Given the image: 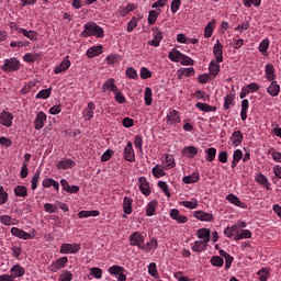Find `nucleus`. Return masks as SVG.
Masks as SVG:
<instances>
[{
    "label": "nucleus",
    "instance_id": "obj_1",
    "mask_svg": "<svg viewBox=\"0 0 281 281\" xmlns=\"http://www.w3.org/2000/svg\"><path fill=\"white\" fill-rule=\"evenodd\" d=\"M81 38H89V36H95V38H104V29L98 25L95 22H87L83 25V31L80 33Z\"/></svg>",
    "mask_w": 281,
    "mask_h": 281
},
{
    "label": "nucleus",
    "instance_id": "obj_2",
    "mask_svg": "<svg viewBox=\"0 0 281 281\" xmlns=\"http://www.w3.org/2000/svg\"><path fill=\"white\" fill-rule=\"evenodd\" d=\"M4 74H12L21 69V61L16 57L4 59V64L0 67Z\"/></svg>",
    "mask_w": 281,
    "mask_h": 281
},
{
    "label": "nucleus",
    "instance_id": "obj_3",
    "mask_svg": "<svg viewBox=\"0 0 281 281\" xmlns=\"http://www.w3.org/2000/svg\"><path fill=\"white\" fill-rule=\"evenodd\" d=\"M131 247H137V249H144V244L146 243V237L139 232H134L128 237Z\"/></svg>",
    "mask_w": 281,
    "mask_h": 281
},
{
    "label": "nucleus",
    "instance_id": "obj_4",
    "mask_svg": "<svg viewBox=\"0 0 281 281\" xmlns=\"http://www.w3.org/2000/svg\"><path fill=\"white\" fill-rule=\"evenodd\" d=\"M68 262H69V258L60 257L59 259H57L55 262H53L48 267V271H52V273H56V272L60 271V269H65V267H67Z\"/></svg>",
    "mask_w": 281,
    "mask_h": 281
},
{
    "label": "nucleus",
    "instance_id": "obj_5",
    "mask_svg": "<svg viewBox=\"0 0 281 281\" xmlns=\"http://www.w3.org/2000/svg\"><path fill=\"white\" fill-rule=\"evenodd\" d=\"M81 249L82 247L80 246V244H63L60 246V254H78Z\"/></svg>",
    "mask_w": 281,
    "mask_h": 281
},
{
    "label": "nucleus",
    "instance_id": "obj_6",
    "mask_svg": "<svg viewBox=\"0 0 281 281\" xmlns=\"http://www.w3.org/2000/svg\"><path fill=\"white\" fill-rule=\"evenodd\" d=\"M123 159L125 161H130V164H134L135 161V149H133V143L127 142V145L125 146L123 150Z\"/></svg>",
    "mask_w": 281,
    "mask_h": 281
},
{
    "label": "nucleus",
    "instance_id": "obj_7",
    "mask_svg": "<svg viewBox=\"0 0 281 281\" xmlns=\"http://www.w3.org/2000/svg\"><path fill=\"white\" fill-rule=\"evenodd\" d=\"M14 114H12L11 112L4 110L0 113V124H2V126L10 128V126H12Z\"/></svg>",
    "mask_w": 281,
    "mask_h": 281
},
{
    "label": "nucleus",
    "instance_id": "obj_8",
    "mask_svg": "<svg viewBox=\"0 0 281 281\" xmlns=\"http://www.w3.org/2000/svg\"><path fill=\"white\" fill-rule=\"evenodd\" d=\"M46 122H47V114H45V112L43 111L38 112L34 120L35 131H41V128L45 126Z\"/></svg>",
    "mask_w": 281,
    "mask_h": 281
},
{
    "label": "nucleus",
    "instance_id": "obj_9",
    "mask_svg": "<svg viewBox=\"0 0 281 281\" xmlns=\"http://www.w3.org/2000/svg\"><path fill=\"white\" fill-rule=\"evenodd\" d=\"M138 188L144 196H150V183L146 177H140L138 179Z\"/></svg>",
    "mask_w": 281,
    "mask_h": 281
},
{
    "label": "nucleus",
    "instance_id": "obj_10",
    "mask_svg": "<svg viewBox=\"0 0 281 281\" xmlns=\"http://www.w3.org/2000/svg\"><path fill=\"white\" fill-rule=\"evenodd\" d=\"M226 201L232 203V205H236V207H240L241 210H247V204L240 200L236 194L231 193L226 195Z\"/></svg>",
    "mask_w": 281,
    "mask_h": 281
},
{
    "label": "nucleus",
    "instance_id": "obj_11",
    "mask_svg": "<svg viewBox=\"0 0 281 281\" xmlns=\"http://www.w3.org/2000/svg\"><path fill=\"white\" fill-rule=\"evenodd\" d=\"M95 111V103L89 102L87 108L82 111V117L86 120V122H90V120H93Z\"/></svg>",
    "mask_w": 281,
    "mask_h": 281
},
{
    "label": "nucleus",
    "instance_id": "obj_12",
    "mask_svg": "<svg viewBox=\"0 0 281 281\" xmlns=\"http://www.w3.org/2000/svg\"><path fill=\"white\" fill-rule=\"evenodd\" d=\"M12 236H15V238H20L21 240H30L32 238V235L19 227H12L11 228Z\"/></svg>",
    "mask_w": 281,
    "mask_h": 281
},
{
    "label": "nucleus",
    "instance_id": "obj_13",
    "mask_svg": "<svg viewBox=\"0 0 281 281\" xmlns=\"http://www.w3.org/2000/svg\"><path fill=\"white\" fill-rule=\"evenodd\" d=\"M193 216L194 218H198V221H202L205 223L214 221V215L212 213H205L203 211H194Z\"/></svg>",
    "mask_w": 281,
    "mask_h": 281
},
{
    "label": "nucleus",
    "instance_id": "obj_14",
    "mask_svg": "<svg viewBox=\"0 0 281 281\" xmlns=\"http://www.w3.org/2000/svg\"><path fill=\"white\" fill-rule=\"evenodd\" d=\"M167 124L172 125V124H181V116H179V111L177 110H171L167 114Z\"/></svg>",
    "mask_w": 281,
    "mask_h": 281
},
{
    "label": "nucleus",
    "instance_id": "obj_15",
    "mask_svg": "<svg viewBox=\"0 0 281 281\" xmlns=\"http://www.w3.org/2000/svg\"><path fill=\"white\" fill-rule=\"evenodd\" d=\"M102 89V93H106V91H112V93H114L115 91H117L120 88H117V86L115 85V79L114 78H110L108 79L101 87Z\"/></svg>",
    "mask_w": 281,
    "mask_h": 281
},
{
    "label": "nucleus",
    "instance_id": "obj_16",
    "mask_svg": "<svg viewBox=\"0 0 281 281\" xmlns=\"http://www.w3.org/2000/svg\"><path fill=\"white\" fill-rule=\"evenodd\" d=\"M213 56L217 63H223V44L221 41H216V44L213 46Z\"/></svg>",
    "mask_w": 281,
    "mask_h": 281
},
{
    "label": "nucleus",
    "instance_id": "obj_17",
    "mask_svg": "<svg viewBox=\"0 0 281 281\" xmlns=\"http://www.w3.org/2000/svg\"><path fill=\"white\" fill-rule=\"evenodd\" d=\"M76 166V161L64 158L57 164V170H71Z\"/></svg>",
    "mask_w": 281,
    "mask_h": 281
},
{
    "label": "nucleus",
    "instance_id": "obj_18",
    "mask_svg": "<svg viewBox=\"0 0 281 281\" xmlns=\"http://www.w3.org/2000/svg\"><path fill=\"white\" fill-rule=\"evenodd\" d=\"M245 137L243 136V132L240 131H235L231 138H229V142L232 143V145L237 148V146L241 145L243 144V139Z\"/></svg>",
    "mask_w": 281,
    "mask_h": 281
},
{
    "label": "nucleus",
    "instance_id": "obj_19",
    "mask_svg": "<svg viewBox=\"0 0 281 281\" xmlns=\"http://www.w3.org/2000/svg\"><path fill=\"white\" fill-rule=\"evenodd\" d=\"M169 216L170 218H172V221H177L179 224H183L188 221V216L181 215V213L177 209H172Z\"/></svg>",
    "mask_w": 281,
    "mask_h": 281
},
{
    "label": "nucleus",
    "instance_id": "obj_20",
    "mask_svg": "<svg viewBox=\"0 0 281 281\" xmlns=\"http://www.w3.org/2000/svg\"><path fill=\"white\" fill-rule=\"evenodd\" d=\"M104 49V46L98 45V46H92L88 48L86 52L87 58H95L97 56H100L102 54V50Z\"/></svg>",
    "mask_w": 281,
    "mask_h": 281
},
{
    "label": "nucleus",
    "instance_id": "obj_21",
    "mask_svg": "<svg viewBox=\"0 0 281 281\" xmlns=\"http://www.w3.org/2000/svg\"><path fill=\"white\" fill-rule=\"evenodd\" d=\"M71 67V61L69 60V56H67L57 67L54 69V74H63L67 71Z\"/></svg>",
    "mask_w": 281,
    "mask_h": 281
},
{
    "label": "nucleus",
    "instance_id": "obj_22",
    "mask_svg": "<svg viewBox=\"0 0 281 281\" xmlns=\"http://www.w3.org/2000/svg\"><path fill=\"white\" fill-rule=\"evenodd\" d=\"M11 277L13 278H23L25 276V268L21 267V265H14L10 269Z\"/></svg>",
    "mask_w": 281,
    "mask_h": 281
},
{
    "label": "nucleus",
    "instance_id": "obj_23",
    "mask_svg": "<svg viewBox=\"0 0 281 281\" xmlns=\"http://www.w3.org/2000/svg\"><path fill=\"white\" fill-rule=\"evenodd\" d=\"M220 61L212 60L209 65V71L211 76H213V78H216L218 76V74L221 72V64H218Z\"/></svg>",
    "mask_w": 281,
    "mask_h": 281
},
{
    "label": "nucleus",
    "instance_id": "obj_24",
    "mask_svg": "<svg viewBox=\"0 0 281 281\" xmlns=\"http://www.w3.org/2000/svg\"><path fill=\"white\" fill-rule=\"evenodd\" d=\"M267 92L269 95H272V98H277V95H280V85H278V81L273 80L267 88Z\"/></svg>",
    "mask_w": 281,
    "mask_h": 281
},
{
    "label": "nucleus",
    "instance_id": "obj_25",
    "mask_svg": "<svg viewBox=\"0 0 281 281\" xmlns=\"http://www.w3.org/2000/svg\"><path fill=\"white\" fill-rule=\"evenodd\" d=\"M182 181L187 184L199 183V181H201V176L199 175V171H194L189 176H184Z\"/></svg>",
    "mask_w": 281,
    "mask_h": 281
},
{
    "label": "nucleus",
    "instance_id": "obj_26",
    "mask_svg": "<svg viewBox=\"0 0 281 281\" xmlns=\"http://www.w3.org/2000/svg\"><path fill=\"white\" fill-rule=\"evenodd\" d=\"M158 206L159 202H157L156 200H151L150 202H148L145 210L146 216H155Z\"/></svg>",
    "mask_w": 281,
    "mask_h": 281
},
{
    "label": "nucleus",
    "instance_id": "obj_27",
    "mask_svg": "<svg viewBox=\"0 0 281 281\" xmlns=\"http://www.w3.org/2000/svg\"><path fill=\"white\" fill-rule=\"evenodd\" d=\"M123 212L124 214H133V198L125 196L123 199Z\"/></svg>",
    "mask_w": 281,
    "mask_h": 281
},
{
    "label": "nucleus",
    "instance_id": "obj_28",
    "mask_svg": "<svg viewBox=\"0 0 281 281\" xmlns=\"http://www.w3.org/2000/svg\"><path fill=\"white\" fill-rule=\"evenodd\" d=\"M191 249L195 254H201V251H205V249H207V243L203 240H195Z\"/></svg>",
    "mask_w": 281,
    "mask_h": 281
},
{
    "label": "nucleus",
    "instance_id": "obj_29",
    "mask_svg": "<svg viewBox=\"0 0 281 281\" xmlns=\"http://www.w3.org/2000/svg\"><path fill=\"white\" fill-rule=\"evenodd\" d=\"M159 247V241H157V238L153 237L149 241L144 244L143 251H146V254H150L153 249H157Z\"/></svg>",
    "mask_w": 281,
    "mask_h": 281
},
{
    "label": "nucleus",
    "instance_id": "obj_30",
    "mask_svg": "<svg viewBox=\"0 0 281 281\" xmlns=\"http://www.w3.org/2000/svg\"><path fill=\"white\" fill-rule=\"evenodd\" d=\"M19 34H22L30 41H38V33L36 31H27L25 29H18Z\"/></svg>",
    "mask_w": 281,
    "mask_h": 281
},
{
    "label": "nucleus",
    "instance_id": "obj_31",
    "mask_svg": "<svg viewBox=\"0 0 281 281\" xmlns=\"http://www.w3.org/2000/svg\"><path fill=\"white\" fill-rule=\"evenodd\" d=\"M199 153V149L194 146H187L182 149V155L189 157V159H194Z\"/></svg>",
    "mask_w": 281,
    "mask_h": 281
},
{
    "label": "nucleus",
    "instance_id": "obj_32",
    "mask_svg": "<svg viewBox=\"0 0 281 281\" xmlns=\"http://www.w3.org/2000/svg\"><path fill=\"white\" fill-rule=\"evenodd\" d=\"M161 41H164V34L161 31H156L154 32V38L149 41L148 44L151 45V47H159V45H161Z\"/></svg>",
    "mask_w": 281,
    "mask_h": 281
},
{
    "label": "nucleus",
    "instance_id": "obj_33",
    "mask_svg": "<svg viewBox=\"0 0 281 281\" xmlns=\"http://www.w3.org/2000/svg\"><path fill=\"white\" fill-rule=\"evenodd\" d=\"M196 236L200 238L203 243L209 244L210 243V229L209 228H199L196 231Z\"/></svg>",
    "mask_w": 281,
    "mask_h": 281
},
{
    "label": "nucleus",
    "instance_id": "obj_34",
    "mask_svg": "<svg viewBox=\"0 0 281 281\" xmlns=\"http://www.w3.org/2000/svg\"><path fill=\"white\" fill-rule=\"evenodd\" d=\"M43 188H54V190L58 191L60 190V184L58 183V181L52 179V178H46L43 180L42 182Z\"/></svg>",
    "mask_w": 281,
    "mask_h": 281
},
{
    "label": "nucleus",
    "instance_id": "obj_35",
    "mask_svg": "<svg viewBox=\"0 0 281 281\" xmlns=\"http://www.w3.org/2000/svg\"><path fill=\"white\" fill-rule=\"evenodd\" d=\"M266 78L269 80V82L276 80V68L271 64L266 65Z\"/></svg>",
    "mask_w": 281,
    "mask_h": 281
},
{
    "label": "nucleus",
    "instance_id": "obj_36",
    "mask_svg": "<svg viewBox=\"0 0 281 281\" xmlns=\"http://www.w3.org/2000/svg\"><path fill=\"white\" fill-rule=\"evenodd\" d=\"M247 113H249V100L244 99L241 101V110H240V117L243 122L247 120Z\"/></svg>",
    "mask_w": 281,
    "mask_h": 281
},
{
    "label": "nucleus",
    "instance_id": "obj_37",
    "mask_svg": "<svg viewBox=\"0 0 281 281\" xmlns=\"http://www.w3.org/2000/svg\"><path fill=\"white\" fill-rule=\"evenodd\" d=\"M110 276H121V273H126V269L122 266L114 265L108 269Z\"/></svg>",
    "mask_w": 281,
    "mask_h": 281
},
{
    "label": "nucleus",
    "instance_id": "obj_38",
    "mask_svg": "<svg viewBox=\"0 0 281 281\" xmlns=\"http://www.w3.org/2000/svg\"><path fill=\"white\" fill-rule=\"evenodd\" d=\"M166 167L161 166V165H156L153 169H151V173L154 177H156V179H160V177H166Z\"/></svg>",
    "mask_w": 281,
    "mask_h": 281
},
{
    "label": "nucleus",
    "instance_id": "obj_39",
    "mask_svg": "<svg viewBox=\"0 0 281 281\" xmlns=\"http://www.w3.org/2000/svg\"><path fill=\"white\" fill-rule=\"evenodd\" d=\"M182 56H183V53H181L180 50H177V48H173L171 52H169L168 58L172 63H179L181 61Z\"/></svg>",
    "mask_w": 281,
    "mask_h": 281
},
{
    "label": "nucleus",
    "instance_id": "obj_40",
    "mask_svg": "<svg viewBox=\"0 0 281 281\" xmlns=\"http://www.w3.org/2000/svg\"><path fill=\"white\" fill-rule=\"evenodd\" d=\"M214 25H216V20H211L204 29V37L211 38L212 34H214Z\"/></svg>",
    "mask_w": 281,
    "mask_h": 281
},
{
    "label": "nucleus",
    "instance_id": "obj_41",
    "mask_svg": "<svg viewBox=\"0 0 281 281\" xmlns=\"http://www.w3.org/2000/svg\"><path fill=\"white\" fill-rule=\"evenodd\" d=\"M195 108L199 109L200 111H203L204 113H212L216 111V106H212L207 103H202V102H198L195 104Z\"/></svg>",
    "mask_w": 281,
    "mask_h": 281
},
{
    "label": "nucleus",
    "instance_id": "obj_42",
    "mask_svg": "<svg viewBox=\"0 0 281 281\" xmlns=\"http://www.w3.org/2000/svg\"><path fill=\"white\" fill-rule=\"evenodd\" d=\"M15 196L25 199L27 196V188L25 186H18L13 190Z\"/></svg>",
    "mask_w": 281,
    "mask_h": 281
},
{
    "label": "nucleus",
    "instance_id": "obj_43",
    "mask_svg": "<svg viewBox=\"0 0 281 281\" xmlns=\"http://www.w3.org/2000/svg\"><path fill=\"white\" fill-rule=\"evenodd\" d=\"M175 166H177V162H175V156L167 154L165 157V170H172Z\"/></svg>",
    "mask_w": 281,
    "mask_h": 281
},
{
    "label": "nucleus",
    "instance_id": "obj_44",
    "mask_svg": "<svg viewBox=\"0 0 281 281\" xmlns=\"http://www.w3.org/2000/svg\"><path fill=\"white\" fill-rule=\"evenodd\" d=\"M144 101L146 106H150V104H153V89H150V87L145 88Z\"/></svg>",
    "mask_w": 281,
    "mask_h": 281
},
{
    "label": "nucleus",
    "instance_id": "obj_45",
    "mask_svg": "<svg viewBox=\"0 0 281 281\" xmlns=\"http://www.w3.org/2000/svg\"><path fill=\"white\" fill-rule=\"evenodd\" d=\"M40 181H41V169H37L31 181L32 190H36V188H38Z\"/></svg>",
    "mask_w": 281,
    "mask_h": 281
},
{
    "label": "nucleus",
    "instance_id": "obj_46",
    "mask_svg": "<svg viewBox=\"0 0 281 281\" xmlns=\"http://www.w3.org/2000/svg\"><path fill=\"white\" fill-rule=\"evenodd\" d=\"M269 45L270 42L268 38L263 40L260 44H259V52L262 54V56H269V54L267 53L269 49Z\"/></svg>",
    "mask_w": 281,
    "mask_h": 281
},
{
    "label": "nucleus",
    "instance_id": "obj_47",
    "mask_svg": "<svg viewBox=\"0 0 281 281\" xmlns=\"http://www.w3.org/2000/svg\"><path fill=\"white\" fill-rule=\"evenodd\" d=\"M235 99H236V94L234 93L226 94V97L224 98V109L226 111H228L229 106H232Z\"/></svg>",
    "mask_w": 281,
    "mask_h": 281
},
{
    "label": "nucleus",
    "instance_id": "obj_48",
    "mask_svg": "<svg viewBox=\"0 0 281 281\" xmlns=\"http://www.w3.org/2000/svg\"><path fill=\"white\" fill-rule=\"evenodd\" d=\"M180 205H183V207H187L188 210H196L199 202L196 199H192V201H181Z\"/></svg>",
    "mask_w": 281,
    "mask_h": 281
},
{
    "label": "nucleus",
    "instance_id": "obj_49",
    "mask_svg": "<svg viewBox=\"0 0 281 281\" xmlns=\"http://www.w3.org/2000/svg\"><path fill=\"white\" fill-rule=\"evenodd\" d=\"M50 95H52V88H48V89L41 90L35 98L36 100H47V98H49Z\"/></svg>",
    "mask_w": 281,
    "mask_h": 281
},
{
    "label": "nucleus",
    "instance_id": "obj_50",
    "mask_svg": "<svg viewBox=\"0 0 281 281\" xmlns=\"http://www.w3.org/2000/svg\"><path fill=\"white\" fill-rule=\"evenodd\" d=\"M41 57V54L38 53H26L24 56H23V60L25 63H35V60H38V58Z\"/></svg>",
    "mask_w": 281,
    "mask_h": 281
},
{
    "label": "nucleus",
    "instance_id": "obj_51",
    "mask_svg": "<svg viewBox=\"0 0 281 281\" xmlns=\"http://www.w3.org/2000/svg\"><path fill=\"white\" fill-rule=\"evenodd\" d=\"M256 181L257 183H260V186H263L266 190H269V179L265 175L259 173L256 177Z\"/></svg>",
    "mask_w": 281,
    "mask_h": 281
},
{
    "label": "nucleus",
    "instance_id": "obj_52",
    "mask_svg": "<svg viewBox=\"0 0 281 281\" xmlns=\"http://www.w3.org/2000/svg\"><path fill=\"white\" fill-rule=\"evenodd\" d=\"M114 99L115 102H117L119 104L126 103V97H124V93H122V90H120V88L114 92Z\"/></svg>",
    "mask_w": 281,
    "mask_h": 281
},
{
    "label": "nucleus",
    "instance_id": "obj_53",
    "mask_svg": "<svg viewBox=\"0 0 281 281\" xmlns=\"http://www.w3.org/2000/svg\"><path fill=\"white\" fill-rule=\"evenodd\" d=\"M74 280V273L69 270H63L58 281H71Z\"/></svg>",
    "mask_w": 281,
    "mask_h": 281
},
{
    "label": "nucleus",
    "instance_id": "obj_54",
    "mask_svg": "<svg viewBox=\"0 0 281 281\" xmlns=\"http://www.w3.org/2000/svg\"><path fill=\"white\" fill-rule=\"evenodd\" d=\"M158 18H159V12H157L156 10H150L148 14V24L155 25V23H157Z\"/></svg>",
    "mask_w": 281,
    "mask_h": 281
},
{
    "label": "nucleus",
    "instance_id": "obj_55",
    "mask_svg": "<svg viewBox=\"0 0 281 281\" xmlns=\"http://www.w3.org/2000/svg\"><path fill=\"white\" fill-rule=\"evenodd\" d=\"M268 155H271L273 161L281 164V153L276 150V148H270Z\"/></svg>",
    "mask_w": 281,
    "mask_h": 281
},
{
    "label": "nucleus",
    "instance_id": "obj_56",
    "mask_svg": "<svg viewBox=\"0 0 281 281\" xmlns=\"http://www.w3.org/2000/svg\"><path fill=\"white\" fill-rule=\"evenodd\" d=\"M206 161H214L216 159V148L210 147L206 149Z\"/></svg>",
    "mask_w": 281,
    "mask_h": 281
},
{
    "label": "nucleus",
    "instance_id": "obj_57",
    "mask_svg": "<svg viewBox=\"0 0 281 281\" xmlns=\"http://www.w3.org/2000/svg\"><path fill=\"white\" fill-rule=\"evenodd\" d=\"M211 265L213 267H223V265H225V260H223V257L221 256H213L211 258Z\"/></svg>",
    "mask_w": 281,
    "mask_h": 281
},
{
    "label": "nucleus",
    "instance_id": "obj_58",
    "mask_svg": "<svg viewBox=\"0 0 281 281\" xmlns=\"http://www.w3.org/2000/svg\"><path fill=\"white\" fill-rule=\"evenodd\" d=\"M243 3L245 8H251V5L255 8H260L262 0H243Z\"/></svg>",
    "mask_w": 281,
    "mask_h": 281
},
{
    "label": "nucleus",
    "instance_id": "obj_59",
    "mask_svg": "<svg viewBox=\"0 0 281 281\" xmlns=\"http://www.w3.org/2000/svg\"><path fill=\"white\" fill-rule=\"evenodd\" d=\"M269 274H270V272H269V269H267V268H262L261 270H259L257 272V276H259V281L269 280Z\"/></svg>",
    "mask_w": 281,
    "mask_h": 281
},
{
    "label": "nucleus",
    "instance_id": "obj_60",
    "mask_svg": "<svg viewBox=\"0 0 281 281\" xmlns=\"http://www.w3.org/2000/svg\"><path fill=\"white\" fill-rule=\"evenodd\" d=\"M105 60L109 65H115V63H120V60H122V57L120 55L111 54L105 58Z\"/></svg>",
    "mask_w": 281,
    "mask_h": 281
},
{
    "label": "nucleus",
    "instance_id": "obj_61",
    "mask_svg": "<svg viewBox=\"0 0 281 281\" xmlns=\"http://www.w3.org/2000/svg\"><path fill=\"white\" fill-rule=\"evenodd\" d=\"M44 210L47 214H55V212H58V206L56 204L46 203L44 204Z\"/></svg>",
    "mask_w": 281,
    "mask_h": 281
},
{
    "label": "nucleus",
    "instance_id": "obj_62",
    "mask_svg": "<svg viewBox=\"0 0 281 281\" xmlns=\"http://www.w3.org/2000/svg\"><path fill=\"white\" fill-rule=\"evenodd\" d=\"M180 64L184 66H192L194 65V59L190 58L186 54H182V58H180Z\"/></svg>",
    "mask_w": 281,
    "mask_h": 281
},
{
    "label": "nucleus",
    "instance_id": "obj_63",
    "mask_svg": "<svg viewBox=\"0 0 281 281\" xmlns=\"http://www.w3.org/2000/svg\"><path fill=\"white\" fill-rule=\"evenodd\" d=\"M90 273L97 280H102V269H100L98 267H93V268L90 269Z\"/></svg>",
    "mask_w": 281,
    "mask_h": 281
},
{
    "label": "nucleus",
    "instance_id": "obj_64",
    "mask_svg": "<svg viewBox=\"0 0 281 281\" xmlns=\"http://www.w3.org/2000/svg\"><path fill=\"white\" fill-rule=\"evenodd\" d=\"M139 23V19L132 18V20L127 23V32H133L135 27H137V24Z\"/></svg>",
    "mask_w": 281,
    "mask_h": 281
}]
</instances>
